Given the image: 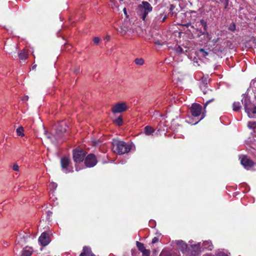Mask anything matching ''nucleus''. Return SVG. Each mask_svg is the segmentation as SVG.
<instances>
[{
    "label": "nucleus",
    "mask_w": 256,
    "mask_h": 256,
    "mask_svg": "<svg viewBox=\"0 0 256 256\" xmlns=\"http://www.w3.org/2000/svg\"><path fill=\"white\" fill-rule=\"evenodd\" d=\"M112 150L118 154H122L130 150L131 146L123 141L114 140L112 142Z\"/></svg>",
    "instance_id": "nucleus-1"
},
{
    "label": "nucleus",
    "mask_w": 256,
    "mask_h": 256,
    "mask_svg": "<svg viewBox=\"0 0 256 256\" xmlns=\"http://www.w3.org/2000/svg\"><path fill=\"white\" fill-rule=\"evenodd\" d=\"M242 102L248 116L250 118L253 117V114H256V106L252 103L250 98L246 96H244L242 100Z\"/></svg>",
    "instance_id": "nucleus-2"
},
{
    "label": "nucleus",
    "mask_w": 256,
    "mask_h": 256,
    "mask_svg": "<svg viewBox=\"0 0 256 256\" xmlns=\"http://www.w3.org/2000/svg\"><path fill=\"white\" fill-rule=\"evenodd\" d=\"M141 18L143 20H145L148 13L152 10V6L151 4L146 1H142L141 4L138 6Z\"/></svg>",
    "instance_id": "nucleus-3"
},
{
    "label": "nucleus",
    "mask_w": 256,
    "mask_h": 256,
    "mask_svg": "<svg viewBox=\"0 0 256 256\" xmlns=\"http://www.w3.org/2000/svg\"><path fill=\"white\" fill-rule=\"evenodd\" d=\"M66 131V124L62 122L58 124L56 129L55 136L52 135L48 136V138L51 140L52 142L54 143L56 142L58 138L61 137L63 134Z\"/></svg>",
    "instance_id": "nucleus-4"
},
{
    "label": "nucleus",
    "mask_w": 256,
    "mask_h": 256,
    "mask_svg": "<svg viewBox=\"0 0 256 256\" xmlns=\"http://www.w3.org/2000/svg\"><path fill=\"white\" fill-rule=\"evenodd\" d=\"M176 244L178 245V248L182 253L185 254L186 256H194L193 254H190V247H188V244L183 240H176Z\"/></svg>",
    "instance_id": "nucleus-5"
},
{
    "label": "nucleus",
    "mask_w": 256,
    "mask_h": 256,
    "mask_svg": "<svg viewBox=\"0 0 256 256\" xmlns=\"http://www.w3.org/2000/svg\"><path fill=\"white\" fill-rule=\"evenodd\" d=\"M86 152L82 150H76L73 152V158L75 162H82L86 156Z\"/></svg>",
    "instance_id": "nucleus-6"
},
{
    "label": "nucleus",
    "mask_w": 256,
    "mask_h": 256,
    "mask_svg": "<svg viewBox=\"0 0 256 256\" xmlns=\"http://www.w3.org/2000/svg\"><path fill=\"white\" fill-rule=\"evenodd\" d=\"M97 163L95 156L93 154H88L85 159L84 164L86 167L90 168L94 166Z\"/></svg>",
    "instance_id": "nucleus-7"
},
{
    "label": "nucleus",
    "mask_w": 256,
    "mask_h": 256,
    "mask_svg": "<svg viewBox=\"0 0 256 256\" xmlns=\"http://www.w3.org/2000/svg\"><path fill=\"white\" fill-rule=\"evenodd\" d=\"M127 108L128 106L126 103H118L114 106L112 108V112L114 113H120L126 111Z\"/></svg>",
    "instance_id": "nucleus-8"
},
{
    "label": "nucleus",
    "mask_w": 256,
    "mask_h": 256,
    "mask_svg": "<svg viewBox=\"0 0 256 256\" xmlns=\"http://www.w3.org/2000/svg\"><path fill=\"white\" fill-rule=\"evenodd\" d=\"M192 116L198 117L202 112V107L198 104H193L190 108Z\"/></svg>",
    "instance_id": "nucleus-9"
},
{
    "label": "nucleus",
    "mask_w": 256,
    "mask_h": 256,
    "mask_svg": "<svg viewBox=\"0 0 256 256\" xmlns=\"http://www.w3.org/2000/svg\"><path fill=\"white\" fill-rule=\"evenodd\" d=\"M38 242L42 246H47L50 242L49 234L46 232H42L38 238Z\"/></svg>",
    "instance_id": "nucleus-10"
},
{
    "label": "nucleus",
    "mask_w": 256,
    "mask_h": 256,
    "mask_svg": "<svg viewBox=\"0 0 256 256\" xmlns=\"http://www.w3.org/2000/svg\"><path fill=\"white\" fill-rule=\"evenodd\" d=\"M240 162L244 168L248 170L254 166V162L246 156H243L242 157Z\"/></svg>",
    "instance_id": "nucleus-11"
},
{
    "label": "nucleus",
    "mask_w": 256,
    "mask_h": 256,
    "mask_svg": "<svg viewBox=\"0 0 256 256\" xmlns=\"http://www.w3.org/2000/svg\"><path fill=\"white\" fill-rule=\"evenodd\" d=\"M70 162V159L64 157L61 158V166L64 172L66 174L72 171V170L68 169Z\"/></svg>",
    "instance_id": "nucleus-12"
},
{
    "label": "nucleus",
    "mask_w": 256,
    "mask_h": 256,
    "mask_svg": "<svg viewBox=\"0 0 256 256\" xmlns=\"http://www.w3.org/2000/svg\"><path fill=\"white\" fill-rule=\"evenodd\" d=\"M80 256H96L92 252L90 248L86 246L83 247L82 252Z\"/></svg>",
    "instance_id": "nucleus-13"
},
{
    "label": "nucleus",
    "mask_w": 256,
    "mask_h": 256,
    "mask_svg": "<svg viewBox=\"0 0 256 256\" xmlns=\"http://www.w3.org/2000/svg\"><path fill=\"white\" fill-rule=\"evenodd\" d=\"M190 247L192 249V251L190 252V254H193L194 256L195 254L194 252L200 250L202 248V244L200 242H198L197 244H190Z\"/></svg>",
    "instance_id": "nucleus-14"
},
{
    "label": "nucleus",
    "mask_w": 256,
    "mask_h": 256,
    "mask_svg": "<svg viewBox=\"0 0 256 256\" xmlns=\"http://www.w3.org/2000/svg\"><path fill=\"white\" fill-rule=\"evenodd\" d=\"M202 248L207 249L209 250H212L213 246L211 241L207 240L204 241L202 244Z\"/></svg>",
    "instance_id": "nucleus-15"
},
{
    "label": "nucleus",
    "mask_w": 256,
    "mask_h": 256,
    "mask_svg": "<svg viewBox=\"0 0 256 256\" xmlns=\"http://www.w3.org/2000/svg\"><path fill=\"white\" fill-rule=\"evenodd\" d=\"M200 25L203 27V30H200V31L201 34H206L208 30V25L206 22L204 20H201L200 22Z\"/></svg>",
    "instance_id": "nucleus-16"
},
{
    "label": "nucleus",
    "mask_w": 256,
    "mask_h": 256,
    "mask_svg": "<svg viewBox=\"0 0 256 256\" xmlns=\"http://www.w3.org/2000/svg\"><path fill=\"white\" fill-rule=\"evenodd\" d=\"M208 80L207 78H202V83L200 84V88H201L202 90H203V92L204 94H206V92L205 90V89L206 88V85L208 84Z\"/></svg>",
    "instance_id": "nucleus-17"
},
{
    "label": "nucleus",
    "mask_w": 256,
    "mask_h": 256,
    "mask_svg": "<svg viewBox=\"0 0 256 256\" xmlns=\"http://www.w3.org/2000/svg\"><path fill=\"white\" fill-rule=\"evenodd\" d=\"M154 130L150 126H147L144 128V132L146 135H152Z\"/></svg>",
    "instance_id": "nucleus-18"
},
{
    "label": "nucleus",
    "mask_w": 256,
    "mask_h": 256,
    "mask_svg": "<svg viewBox=\"0 0 256 256\" xmlns=\"http://www.w3.org/2000/svg\"><path fill=\"white\" fill-rule=\"evenodd\" d=\"M136 246L139 250H140L142 252L144 250L148 254V250L145 248L144 244L142 243L136 242Z\"/></svg>",
    "instance_id": "nucleus-19"
},
{
    "label": "nucleus",
    "mask_w": 256,
    "mask_h": 256,
    "mask_svg": "<svg viewBox=\"0 0 256 256\" xmlns=\"http://www.w3.org/2000/svg\"><path fill=\"white\" fill-rule=\"evenodd\" d=\"M28 236V234H20L18 237V243L25 242L26 238Z\"/></svg>",
    "instance_id": "nucleus-20"
},
{
    "label": "nucleus",
    "mask_w": 256,
    "mask_h": 256,
    "mask_svg": "<svg viewBox=\"0 0 256 256\" xmlns=\"http://www.w3.org/2000/svg\"><path fill=\"white\" fill-rule=\"evenodd\" d=\"M233 110L234 111H238L241 108L240 104V102H234L233 104Z\"/></svg>",
    "instance_id": "nucleus-21"
},
{
    "label": "nucleus",
    "mask_w": 256,
    "mask_h": 256,
    "mask_svg": "<svg viewBox=\"0 0 256 256\" xmlns=\"http://www.w3.org/2000/svg\"><path fill=\"white\" fill-rule=\"evenodd\" d=\"M16 134L18 136H24V128L22 126H20L18 127L16 130Z\"/></svg>",
    "instance_id": "nucleus-22"
},
{
    "label": "nucleus",
    "mask_w": 256,
    "mask_h": 256,
    "mask_svg": "<svg viewBox=\"0 0 256 256\" xmlns=\"http://www.w3.org/2000/svg\"><path fill=\"white\" fill-rule=\"evenodd\" d=\"M204 114H202V116L197 121H196V122H194V121H190V120H186V122L188 124H196L198 123V122H200V120H201L202 119L204 118Z\"/></svg>",
    "instance_id": "nucleus-23"
},
{
    "label": "nucleus",
    "mask_w": 256,
    "mask_h": 256,
    "mask_svg": "<svg viewBox=\"0 0 256 256\" xmlns=\"http://www.w3.org/2000/svg\"><path fill=\"white\" fill-rule=\"evenodd\" d=\"M19 58L20 60H24L28 58V54L25 52H21L18 54Z\"/></svg>",
    "instance_id": "nucleus-24"
},
{
    "label": "nucleus",
    "mask_w": 256,
    "mask_h": 256,
    "mask_svg": "<svg viewBox=\"0 0 256 256\" xmlns=\"http://www.w3.org/2000/svg\"><path fill=\"white\" fill-rule=\"evenodd\" d=\"M199 52L200 56L204 57H206L208 55V52L205 50L203 48L200 49Z\"/></svg>",
    "instance_id": "nucleus-25"
},
{
    "label": "nucleus",
    "mask_w": 256,
    "mask_h": 256,
    "mask_svg": "<svg viewBox=\"0 0 256 256\" xmlns=\"http://www.w3.org/2000/svg\"><path fill=\"white\" fill-rule=\"evenodd\" d=\"M135 63L140 66H142L144 64V60L142 58H137L134 60Z\"/></svg>",
    "instance_id": "nucleus-26"
},
{
    "label": "nucleus",
    "mask_w": 256,
    "mask_h": 256,
    "mask_svg": "<svg viewBox=\"0 0 256 256\" xmlns=\"http://www.w3.org/2000/svg\"><path fill=\"white\" fill-rule=\"evenodd\" d=\"M115 123L120 126L122 124V118L121 116L118 117L117 119H116L114 121Z\"/></svg>",
    "instance_id": "nucleus-27"
},
{
    "label": "nucleus",
    "mask_w": 256,
    "mask_h": 256,
    "mask_svg": "<svg viewBox=\"0 0 256 256\" xmlns=\"http://www.w3.org/2000/svg\"><path fill=\"white\" fill-rule=\"evenodd\" d=\"M248 126L250 128H254L256 126V122H250L248 124Z\"/></svg>",
    "instance_id": "nucleus-28"
},
{
    "label": "nucleus",
    "mask_w": 256,
    "mask_h": 256,
    "mask_svg": "<svg viewBox=\"0 0 256 256\" xmlns=\"http://www.w3.org/2000/svg\"><path fill=\"white\" fill-rule=\"evenodd\" d=\"M12 168L14 171L18 172L19 170V166L16 164H13Z\"/></svg>",
    "instance_id": "nucleus-29"
},
{
    "label": "nucleus",
    "mask_w": 256,
    "mask_h": 256,
    "mask_svg": "<svg viewBox=\"0 0 256 256\" xmlns=\"http://www.w3.org/2000/svg\"><path fill=\"white\" fill-rule=\"evenodd\" d=\"M229 30L231 31H234L236 30V26L234 24H231L229 26Z\"/></svg>",
    "instance_id": "nucleus-30"
},
{
    "label": "nucleus",
    "mask_w": 256,
    "mask_h": 256,
    "mask_svg": "<svg viewBox=\"0 0 256 256\" xmlns=\"http://www.w3.org/2000/svg\"><path fill=\"white\" fill-rule=\"evenodd\" d=\"M100 41V39L98 37H95L94 38V42L96 44H98Z\"/></svg>",
    "instance_id": "nucleus-31"
},
{
    "label": "nucleus",
    "mask_w": 256,
    "mask_h": 256,
    "mask_svg": "<svg viewBox=\"0 0 256 256\" xmlns=\"http://www.w3.org/2000/svg\"><path fill=\"white\" fill-rule=\"evenodd\" d=\"M224 4V8H226L228 6V0H223V2Z\"/></svg>",
    "instance_id": "nucleus-32"
},
{
    "label": "nucleus",
    "mask_w": 256,
    "mask_h": 256,
    "mask_svg": "<svg viewBox=\"0 0 256 256\" xmlns=\"http://www.w3.org/2000/svg\"><path fill=\"white\" fill-rule=\"evenodd\" d=\"M214 100V98H212L210 99V100H208L206 103L205 104H204V108H206V106H208V104L211 102H212Z\"/></svg>",
    "instance_id": "nucleus-33"
},
{
    "label": "nucleus",
    "mask_w": 256,
    "mask_h": 256,
    "mask_svg": "<svg viewBox=\"0 0 256 256\" xmlns=\"http://www.w3.org/2000/svg\"><path fill=\"white\" fill-rule=\"evenodd\" d=\"M158 241V238L156 237H154L152 238V244H155Z\"/></svg>",
    "instance_id": "nucleus-34"
},
{
    "label": "nucleus",
    "mask_w": 256,
    "mask_h": 256,
    "mask_svg": "<svg viewBox=\"0 0 256 256\" xmlns=\"http://www.w3.org/2000/svg\"><path fill=\"white\" fill-rule=\"evenodd\" d=\"M164 16V14H159L158 17H157V19L158 20H160L161 22L162 20V16Z\"/></svg>",
    "instance_id": "nucleus-35"
},
{
    "label": "nucleus",
    "mask_w": 256,
    "mask_h": 256,
    "mask_svg": "<svg viewBox=\"0 0 256 256\" xmlns=\"http://www.w3.org/2000/svg\"><path fill=\"white\" fill-rule=\"evenodd\" d=\"M252 84L256 90V78L252 82Z\"/></svg>",
    "instance_id": "nucleus-36"
},
{
    "label": "nucleus",
    "mask_w": 256,
    "mask_h": 256,
    "mask_svg": "<svg viewBox=\"0 0 256 256\" xmlns=\"http://www.w3.org/2000/svg\"><path fill=\"white\" fill-rule=\"evenodd\" d=\"M142 254L144 256H148L150 254V252L148 250V254L145 252L144 250L142 252Z\"/></svg>",
    "instance_id": "nucleus-37"
},
{
    "label": "nucleus",
    "mask_w": 256,
    "mask_h": 256,
    "mask_svg": "<svg viewBox=\"0 0 256 256\" xmlns=\"http://www.w3.org/2000/svg\"><path fill=\"white\" fill-rule=\"evenodd\" d=\"M167 18V16L166 14H164L162 18V20H161L162 22H164Z\"/></svg>",
    "instance_id": "nucleus-38"
},
{
    "label": "nucleus",
    "mask_w": 256,
    "mask_h": 256,
    "mask_svg": "<svg viewBox=\"0 0 256 256\" xmlns=\"http://www.w3.org/2000/svg\"><path fill=\"white\" fill-rule=\"evenodd\" d=\"M28 96H24V97L22 98V100L24 101V102H26L28 100Z\"/></svg>",
    "instance_id": "nucleus-39"
},
{
    "label": "nucleus",
    "mask_w": 256,
    "mask_h": 256,
    "mask_svg": "<svg viewBox=\"0 0 256 256\" xmlns=\"http://www.w3.org/2000/svg\"><path fill=\"white\" fill-rule=\"evenodd\" d=\"M182 48L180 46H178L176 48V52H182Z\"/></svg>",
    "instance_id": "nucleus-40"
},
{
    "label": "nucleus",
    "mask_w": 256,
    "mask_h": 256,
    "mask_svg": "<svg viewBox=\"0 0 256 256\" xmlns=\"http://www.w3.org/2000/svg\"><path fill=\"white\" fill-rule=\"evenodd\" d=\"M154 44H156L160 45V46L162 45V44L161 42H160L159 40L156 41L154 42Z\"/></svg>",
    "instance_id": "nucleus-41"
},
{
    "label": "nucleus",
    "mask_w": 256,
    "mask_h": 256,
    "mask_svg": "<svg viewBox=\"0 0 256 256\" xmlns=\"http://www.w3.org/2000/svg\"><path fill=\"white\" fill-rule=\"evenodd\" d=\"M214 1L218 4H221L223 2V0H214Z\"/></svg>",
    "instance_id": "nucleus-42"
},
{
    "label": "nucleus",
    "mask_w": 256,
    "mask_h": 256,
    "mask_svg": "<svg viewBox=\"0 0 256 256\" xmlns=\"http://www.w3.org/2000/svg\"><path fill=\"white\" fill-rule=\"evenodd\" d=\"M120 33H122V34H124L126 32V30H124L122 28H121V31L120 32Z\"/></svg>",
    "instance_id": "nucleus-43"
},
{
    "label": "nucleus",
    "mask_w": 256,
    "mask_h": 256,
    "mask_svg": "<svg viewBox=\"0 0 256 256\" xmlns=\"http://www.w3.org/2000/svg\"><path fill=\"white\" fill-rule=\"evenodd\" d=\"M220 40V39L219 38H216V39H214V40H213V42H216H216H219V40Z\"/></svg>",
    "instance_id": "nucleus-44"
},
{
    "label": "nucleus",
    "mask_w": 256,
    "mask_h": 256,
    "mask_svg": "<svg viewBox=\"0 0 256 256\" xmlns=\"http://www.w3.org/2000/svg\"><path fill=\"white\" fill-rule=\"evenodd\" d=\"M52 186L54 188H56V184L54 183L52 184Z\"/></svg>",
    "instance_id": "nucleus-45"
},
{
    "label": "nucleus",
    "mask_w": 256,
    "mask_h": 256,
    "mask_svg": "<svg viewBox=\"0 0 256 256\" xmlns=\"http://www.w3.org/2000/svg\"><path fill=\"white\" fill-rule=\"evenodd\" d=\"M124 10V14H125L126 15V8H124V10Z\"/></svg>",
    "instance_id": "nucleus-46"
},
{
    "label": "nucleus",
    "mask_w": 256,
    "mask_h": 256,
    "mask_svg": "<svg viewBox=\"0 0 256 256\" xmlns=\"http://www.w3.org/2000/svg\"><path fill=\"white\" fill-rule=\"evenodd\" d=\"M170 11L172 10H173V6L172 5L170 6Z\"/></svg>",
    "instance_id": "nucleus-47"
},
{
    "label": "nucleus",
    "mask_w": 256,
    "mask_h": 256,
    "mask_svg": "<svg viewBox=\"0 0 256 256\" xmlns=\"http://www.w3.org/2000/svg\"><path fill=\"white\" fill-rule=\"evenodd\" d=\"M106 39L108 40H110V36H107L106 37Z\"/></svg>",
    "instance_id": "nucleus-48"
},
{
    "label": "nucleus",
    "mask_w": 256,
    "mask_h": 256,
    "mask_svg": "<svg viewBox=\"0 0 256 256\" xmlns=\"http://www.w3.org/2000/svg\"><path fill=\"white\" fill-rule=\"evenodd\" d=\"M4 48L6 50V52H8L9 54H10V51L8 50V48H7L6 47V48Z\"/></svg>",
    "instance_id": "nucleus-49"
},
{
    "label": "nucleus",
    "mask_w": 256,
    "mask_h": 256,
    "mask_svg": "<svg viewBox=\"0 0 256 256\" xmlns=\"http://www.w3.org/2000/svg\"><path fill=\"white\" fill-rule=\"evenodd\" d=\"M36 64L34 65V66H32V69H34V68H36Z\"/></svg>",
    "instance_id": "nucleus-50"
},
{
    "label": "nucleus",
    "mask_w": 256,
    "mask_h": 256,
    "mask_svg": "<svg viewBox=\"0 0 256 256\" xmlns=\"http://www.w3.org/2000/svg\"><path fill=\"white\" fill-rule=\"evenodd\" d=\"M224 50V48H222L220 50V52H222Z\"/></svg>",
    "instance_id": "nucleus-51"
},
{
    "label": "nucleus",
    "mask_w": 256,
    "mask_h": 256,
    "mask_svg": "<svg viewBox=\"0 0 256 256\" xmlns=\"http://www.w3.org/2000/svg\"><path fill=\"white\" fill-rule=\"evenodd\" d=\"M13 47H14V48H15V49H16V48H17L16 46H13Z\"/></svg>",
    "instance_id": "nucleus-52"
},
{
    "label": "nucleus",
    "mask_w": 256,
    "mask_h": 256,
    "mask_svg": "<svg viewBox=\"0 0 256 256\" xmlns=\"http://www.w3.org/2000/svg\"><path fill=\"white\" fill-rule=\"evenodd\" d=\"M190 24H188L186 25V26L188 27Z\"/></svg>",
    "instance_id": "nucleus-53"
},
{
    "label": "nucleus",
    "mask_w": 256,
    "mask_h": 256,
    "mask_svg": "<svg viewBox=\"0 0 256 256\" xmlns=\"http://www.w3.org/2000/svg\"><path fill=\"white\" fill-rule=\"evenodd\" d=\"M79 72V70H78V71H76H76H75V72H76V73H77V72Z\"/></svg>",
    "instance_id": "nucleus-54"
},
{
    "label": "nucleus",
    "mask_w": 256,
    "mask_h": 256,
    "mask_svg": "<svg viewBox=\"0 0 256 256\" xmlns=\"http://www.w3.org/2000/svg\"><path fill=\"white\" fill-rule=\"evenodd\" d=\"M256 20V18H255Z\"/></svg>",
    "instance_id": "nucleus-55"
}]
</instances>
